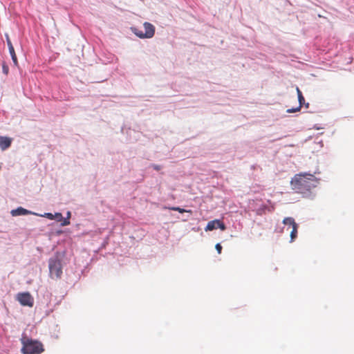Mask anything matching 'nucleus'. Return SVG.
Instances as JSON below:
<instances>
[{
    "instance_id": "f257e3e1",
    "label": "nucleus",
    "mask_w": 354,
    "mask_h": 354,
    "mask_svg": "<svg viewBox=\"0 0 354 354\" xmlns=\"http://www.w3.org/2000/svg\"><path fill=\"white\" fill-rule=\"evenodd\" d=\"M317 183V178L313 174L307 173L296 174L291 180L292 189L298 192L310 191Z\"/></svg>"
},
{
    "instance_id": "f03ea898",
    "label": "nucleus",
    "mask_w": 354,
    "mask_h": 354,
    "mask_svg": "<svg viewBox=\"0 0 354 354\" xmlns=\"http://www.w3.org/2000/svg\"><path fill=\"white\" fill-rule=\"evenodd\" d=\"M23 354H40L44 351V346L39 341L24 337L21 339Z\"/></svg>"
},
{
    "instance_id": "7ed1b4c3",
    "label": "nucleus",
    "mask_w": 354,
    "mask_h": 354,
    "mask_svg": "<svg viewBox=\"0 0 354 354\" xmlns=\"http://www.w3.org/2000/svg\"><path fill=\"white\" fill-rule=\"evenodd\" d=\"M48 268L50 277L52 279H57L61 278L62 267L61 261L57 257H53L49 259Z\"/></svg>"
},
{
    "instance_id": "20e7f679",
    "label": "nucleus",
    "mask_w": 354,
    "mask_h": 354,
    "mask_svg": "<svg viewBox=\"0 0 354 354\" xmlns=\"http://www.w3.org/2000/svg\"><path fill=\"white\" fill-rule=\"evenodd\" d=\"M143 27L145 29V32H143L142 30H141L137 28H132L131 30H132V32L136 36H138V37H140L141 39H145V38L149 39V38L153 37L154 35V33H155L154 26L149 22H145L143 24Z\"/></svg>"
},
{
    "instance_id": "39448f33",
    "label": "nucleus",
    "mask_w": 354,
    "mask_h": 354,
    "mask_svg": "<svg viewBox=\"0 0 354 354\" xmlns=\"http://www.w3.org/2000/svg\"><path fill=\"white\" fill-rule=\"evenodd\" d=\"M17 300L20 303L21 305L24 306L32 307L34 304V299L32 295L26 292H19L17 295Z\"/></svg>"
},
{
    "instance_id": "423d86ee",
    "label": "nucleus",
    "mask_w": 354,
    "mask_h": 354,
    "mask_svg": "<svg viewBox=\"0 0 354 354\" xmlns=\"http://www.w3.org/2000/svg\"><path fill=\"white\" fill-rule=\"evenodd\" d=\"M217 228H220L221 230H225L226 229L225 224L222 221L215 219L207 223L205 230L212 231Z\"/></svg>"
},
{
    "instance_id": "0eeeda50",
    "label": "nucleus",
    "mask_w": 354,
    "mask_h": 354,
    "mask_svg": "<svg viewBox=\"0 0 354 354\" xmlns=\"http://www.w3.org/2000/svg\"><path fill=\"white\" fill-rule=\"evenodd\" d=\"M12 143V138L6 136H0V148L6 150L9 148Z\"/></svg>"
},
{
    "instance_id": "6e6552de",
    "label": "nucleus",
    "mask_w": 354,
    "mask_h": 354,
    "mask_svg": "<svg viewBox=\"0 0 354 354\" xmlns=\"http://www.w3.org/2000/svg\"><path fill=\"white\" fill-rule=\"evenodd\" d=\"M32 214L30 211L26 209H24L21 207H19L15 209H12L11 211V214L12 216H20V215H27V214ZM34 214H35V213H33Z\"/></svg>"
},
{
    "instance_id": "1a4fd4ad",
    "label": "nucleus",
    "mask_w": 354,
    "mask_h": 354,
    "mask_svg": "<svg viewBox=\"0 0 354 354\" xmlns=\"http://www.w3.org/2000/svg\"><path fill=\"white\" fill-rule=\"evenodd\" d=\"M7 43H8V48H9V52L12 57V59L15 65L17 66L18 61H17V55L15 54L14 47L9 39H7Z\"/></svg>"
},
{
    "instance_id": "9d476101",
    "label": "nucleus",
    "mask_w": 354,
    "mask_h": 354,
    "mask_svg": "<svg viewBox=\"0 0 354 354\" xmlns=\"http://www.w3.org/2000/svg\"><path fill=\"white\" fill-rule=\"evenodd\" d=\"M298 100H299V105L295 108V109H289L287 110V113H295V112H297V111H299L301 106L304 105V102H305V99L302 95H300L299 97H298Z\"/></svg>"
},
{
    "instance_id": "9b49d317",
    "label": "nucleus",
    "mask_w": 354,
    "mask_h": 354,
    "mask_svg": "<svg viewBox=\"0 0 354 354\" xmlns=\"http://www.w3.org/2000/svg\"><path fill=\"white\" fill-rule=\"evenodd\" d=\"M283 223L286 225H289L291 227H295V225H297L295 223V219L292 217H286L283 220Z\"/></svg>"
},
{
    "instance_id": "f8f14e48",
    "label": "nucleus",
    "mask_w": 354,
    "mask_h": 354,
    "mask_svg": "<svg viewBox=\"0 0 354 354\" xmlns=\"http://www.w3.org/2000/svg\"><path fill=\"white\" fill-rule=\"evenodd\" d=\"M297 229H298V225H295V227H292V230L290 231V241H293L294 239L297 237Z\"/></svg>"
},
{
    "instance_id": "ddd939ff",
    "label": "nucleus",
    "mask_w": 354,
    "mask_h": 354,
    "mask_svg": "<svg viewBox=\"0 0 354 354\" xmlns=\"http://www.w3.org/2000/svg\"><path fill=\"white\" fill-rule=\"evenodd\" d=\"M170 209L174 210V211H177V212H178L180 213L191 212H192L191 210H187V209H182V208L178 207H171Z\"/></svg>"
},
{
    "instance_id": "4468645a",
    "label": "nucleus",
    "mask_w": 354,
    "mask_h": 354,
    "mask_svg": "<svg viewBox=\"0 0 354 354\" xmlns=\"http://www.w3.org/2000/svg\"><path fill=\"white\" fill-rule=\"evenodd\" d=\"M2 70H3V73L7 75L9 73V68H8V66L6 64V62H3L2 64Z\"/></svg>"
},
{
    "instance_id": "2eb2a0df",
    "label": "nucleus",
    "mask_w": 354,
    "mask_h": 354,
    "mask_svg": "<svg viewBox=\"0 0 354 354\" xmlns=\"http://www.w3.org/2000/svg\"><path fill=\"white\" fill-rule=\"evenodd\" d=\"M62 223H61V225L62 226H66V225H68L70 224V221L68 219V218H65L62 219Z\"/></svg>"
},
{
    "instance_id": "dca6fc26",
    "label": "nucleus",
    "mask_w": 354,
    "mask_h": 354,
    "mask_svg": "<svg viewBox=\"0 0 354 354\" xmlns=\"http://www.w3.org/2000/svg\"><path fill=\"white\" fill-rule=\"evenodd\" d=\"M55 219H57L58 221H61L63 219L62 214L61 213H56L54 214Z\"/></svg>"
},
{
    "instance_id": "f3484780",
    "label": "nucleus",
    "mask_w": 354,
    "mask_h": 354,
    "mask_svg": "<svg viewBox=\"0 0 354 354\" xmlns=\"http://www.w3.org/2000/svg\"><path fill=\"white\" fill-rule=\"evenodd\" d=\"M42 216L44 217H46L50 220L55 219L54 214H53L52 213H45L44 215H42Z\"/></svg>"
},
{
    "instance_id": "a211bd4d",
    "label": "nucleus",
    "mask_w": 354,
    "mask_h": 354,
    "mask_svg": "<svg viewBox=\"0 0 354 354\" xmlns=\"http://www.w3.org/2000/svg\"><path fill=\"white\" fill-rule=\"evenodd\" d=\"M215 248L216 250H217L218 253V254H221V251H222V246L220 243H217L215 245Z\"/></svg>"
},
{
    "instance_id": "6ab92c4d",
    "label": "nucleus",
    "mask_w": 354,
    "mask_h": 354,
    "mask_svg": "<svg viewBox=\"0 0 354 354\" xmlns=\"http://www.w3.org/2000/svg\"><path fill=\"white\" fill-rule=\"evenodd\" d=\"M155 170L159 171L161 169V166L158 165H152L151 166Z\"/></svg>"
},
{
    "instance_id": "aec40b11",
    "label": "nucleus",
    "mask_w": 354,
    "mask_h": 354,
    "mask_svg": "<svg viewBox=\"0 0 354 354\" xmlns=\"http://www.w3.org/2000/svg\"><path fill=\"white\" fill-rule=\"evenodd\" d=\"M296 90H297V93L298 97H299L300 95H302V93H301V91H300V89L299 88V87H297Z\"/></svg>"
},
{
    "instance_id": "412c9836",
    "label": "nucleus",
    "mask_w": 354,
    "mask_h": 354,
    "mask_svg": "<svg viewBox=\"0 0 354 354\" xmlns=\"http://www.w3.org/2000/svg\"><path fill=\"white\" fill-rule=\"evenodd\" d=\"M71 212H67V217H66V218H68V219H70V218H71Z\"/></svg>"
},
{
    "instance_id": "4be33fe9",
    "label": "nucleus",
    "mask_w": 354,
    "mask_h": 354,
    "mask_svg": "<svg viewBox=\"0 0 354 354\" xmlns=\"http://www.w3.org/2000/svg\"><path fill=\"white\" fill-rule=\"evenodd\" d=\"M304 105H305L306 108H308V106H309V104L308 103H305L304 102Z\"/></svg>"
}]
</instances>
